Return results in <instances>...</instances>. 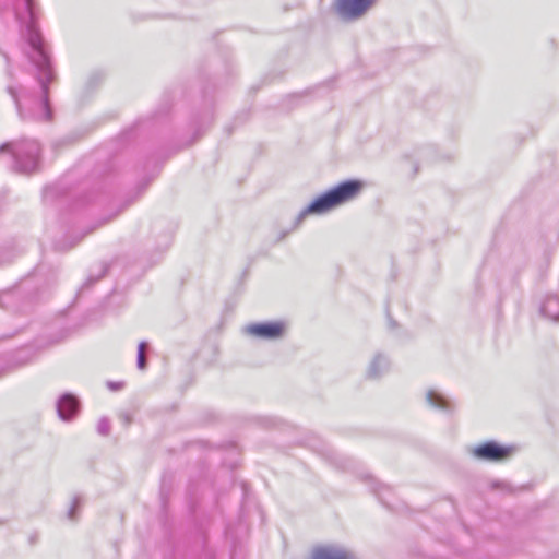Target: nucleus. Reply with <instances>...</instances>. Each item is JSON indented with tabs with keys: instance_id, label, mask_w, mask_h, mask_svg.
Listing matches in <instances>:
<instances>
[{
	"instance_id": "nucleus-4",
	"label": "nucleus",
	"mask_w": 559,
	"mask_h": 559,
	"mask_svg": "<svg viewBox=\"0 0 559 559\" xmlns=\"http://www.w3.org/2000/svg\"><path fill=\"white\" fill-rule=\"evenodd\" d=\"M518 451L515 444H501L495 440H487L467 448V453L481 462L500 463L508 461Z\"/></svg>"
},
{
	"instance_id": "nucleus-7",
	"label": "nucleus",
	"mask_w": 559,
	"mask_h": 559,
	"mask_svg": "<svg viewBox=\"0 0 559 559\" xmlns=\"http://www.w3.org/2000/svg\"><path fill=\"white\" fill-rule=\"evenodd\" d=\"M58 417L62 421L72 420L80 409V401L72 393H63L56 403Z\"/></svg>"
},
{
	"instance_id": "nucleus-2",
	"label": "nucleus",
	"mask_w": 559,
	"mask_h": 559,
	"mask_svg": "<svg viewBox=\"0 0 559 559\" xmlns=\"http://www.w3.org/2000/svg\"><path fill=\"white\" fill-rule=\"evenodd\" d=\"M362 187V181L349 179L325 191L297 214L292 230L297 229L309 215H322L354 200L361 192Z\"/></svg>"
},
{
	"instance_id": "nucleus-13",
	"label": "nucleus",
	"mask_w": 559,
	"mask_h": 559,
	"mask_svg": "<svg viewBox=\"0 0 559 559\" xmlns=\"http://www.w3.org/2000/svg\"><path fill=\"white\" fill-rule=\"evenodd\" d=\"M81 506V497L74 496L71 501V506L68 510L67 516L69 520L74 521L76 515V509Z\"/></svg>"
},
{
	"instance_id": "nucleus-17",
	"label": "nucleus",
	"mask_w": 559,
	"mask_h": 559,
	"mask_svg": "<svg viewBox=\"0 0 559 559\" xmlns=\"http://www.w3.org/2000/svg\"><path fill=\"white\" fill-rule=\"evenodd\" d=\"M286 236V233H282L278 237V240L283 239Z\"/></svg>"
},
{
	"instance_id": "nucleus-9",
	"label": "nucleus",
	"mask_w": 559,
	"mask_h": 559,
	"mask_svg": "<svg viewBox=\"0 0 559 559\" xmlns=\"http://www.w3.org/2000/svg\"><path fill=\"white\" fill-rule=\"evenodd\" d=\"M390 358L383 353H377L367 367L366 376L371 380L379 379L390 370Z\"/></svg>"
},
{
	"instance_id": "nucleus-16",
	"label": "nucleus",
	"mask_w": 559,
	"mask_h": 559,
	"mask_svg": "<svg viewBox=\"0 0 559 559\" xmlns=\"http://www.w3.org/2000/svg\"><path fill=\"white\" fill-rule=\"evenodd\" d=\"M108 386L112 390H116V389H119L121 386V383H114V382H109L108 383Z\"/></svg>"
},
{
	"instance_id": "nucleus-12",
	"label": "nucleus",
	"mask_w": 559,
	"mask_h": 559,
	"mask_svg": "<svg viewBox=\"0 0 559 559\" xmlns=\"http://www.w3.org/2000/svg\"><path fill=\"white\" fill-rule=\"evenodd\" d=\"M145 347H146V343L145 342H141L138 346V358H136V365H138V368L139 369H144L145 366H146V358H145V355H144V350H145Z\"/></svg>"
},
{
	"instance_id": "nucleus-10",
	"label": "nucleus",
	"mask_w": 559,
	"mask_h": 559,
	"mask_svg": "<svg viewBox=\"0 0 559 559\" xmlns=\"http://www.w3.org/2000/svg\"><path fill=\"white\" fill-rule=\"evenodd\" d=\"M540 313L551 321L559 322V297L548 295L540 305Z\"/></svg>"
},
{
	"instance_id": "nucleus-6",
	"label": "nucleus",
	"mask_w": 559,
	"mask_h": 559,
	"mask_svg": "<svg viewBox=\"0 0 559 559\" xmlns=\"http://www.w3.org/2000/svg\"><path fill=\"white\" fill-rule=\"evenodd\" d=\"M285 324L280 321L253 323L246 328L248 334L262 340H280L284 335Z\"/></svg>"
},
{
	"instance_id": "nucleus-11",
	"label": "nucleus",
	"mask_w": 559,
	"mask_h": 559,
	"mask_svg": "<svg viewBox=\"0 0 559 559\" xmlns=\"http://www.w3.org/2000/svg\"><path fill=\"white\" fill-rule=\"evenodd\" d=\"M427 403L435 408L448 412L450 411L449 401L436 390H429L426 393Z\"/></svg>"
},
{
	"instance_id": "nucleus-8",
	"label": "nucleus",
	"mask_w": 559,
	"mask_h": 559,
	"mask_svg": "<svg viewBox=\"0 0 559 559\" xmlns=\"http://www.w3.org/2000/svg\"><path fill=\"white\" fill-rule=\"evenodd\" d=\"M309 559H357L356 556L345 547L337 545H323L314 547Z\"/></svg>"
},
{
	"instance_id": "nucleus-3",
	"label": "nucleus",
	"mask_w": 559,
	"mask_h": 559,
	"mask_svg": "<svg viewBox=\"0 0 559 559\" xmlns=\"http://www.w3.org/2000/svg\"><path fill=\"white\" fill-rule=\"evenodd\" d=\"M4 151L12 154L15 171L31 174L38 168L40 145L35 140L4 143L0 146V152Z\"/></svg>"
},
{
	"instance_id": "nucleus-1",
	"label": "nucleus",
	"mask_w": 559,
	"mask_h": 559,
	"mask_svg": "<svg viewBox=\"0 0 559 559\" xmlns=\"http://www.w3.org/2000/svg\"><path fill=\"white\" fill-rule=\"evenodd\" d=\"M15 15L25 26V36L31 46L29 60L37 70V80L40 85L41 96L38 100L24 92H19L12 85L7 87L8 93L15 103L21 119H35L49 121L52 117L48 102L49 83L53 80L51 61L36 25L33 0H16Z\"/></svg>"
},
{
	"instance_id": "nucleus-5",
	"label": "nucleus",
	"mask_w": 559,
	"mask_h": 559,
	"mask_svg": "<svg viewBox=\"0 0 559 559\" xmlns=\"http://www.w3.org/2000/svg\"><path fill=\"white\" fill-rule=\"evenodd\" d=\"M376 0H336L335 10L345 21L360 19L374 4Z\"/></svg>"
},
{
	"instance_id": "nucleus-14",
	"label": "nucleus",
	"mask_w": 559,
	"mask_h": 559,
	"mask_svg": "<svg viewBox=\"0 0 559 559\" xmlns=\"http://www.w3.org/2000/svg\"><path fill=\"white\" fill-rule=\"evenodd\" d=\"M110 431V425L107 418L103 417L98 420L97 432L102 436H108Z\"/></svg>"
},
{
	"instance_id": "nucleus-15",
	"label": "nucleus",
	"mask_w": 559,
	"mask_h": 559,
	"mask_svg": "<svg viewBox=\"0 0 559 559\" xmlns=\"http://www.w3.org/2000/svg\"><path fill=\"white\" fill-rule=\"evenodd\" d=\"M492 487H493V488H500V489H502V490H509V487H510V486H509L507 483H504V481H501V483H498V481H497V483H493V484H492Z\"/></svg>"
}]
</instances>
